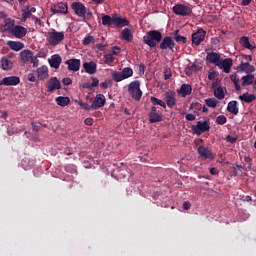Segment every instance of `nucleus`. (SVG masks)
Instances as JSON below:
<instances>
[{
	"mask_svg": "<svg viewBox=\"0 0 256 256\" xmlns=\"http://www.w3.org/2000/svg\"><path fill=\"white\" fill-rule=\"evenodd\" d=\"M237 61L240 63L237 67V70L240 73H247L248 75L255 73V66L250 63L253 61V57L251 55H239L237 56Z\"/></svg>",
	"mask_w": 256,
	"mask_h": 256,
	"instance_id": "1",
	"label": "nucleus"
},
{
	"mask_svg": "<svg viewBox=\"0 0 256 256\" xmlns=\"http://www.w3.org/2000/svg\"><path fill=\"white\" fill-rule=\"evenodd\" d=\"M161 39H163V35L157 30L149 31L143 37V41L148 47H157V43H159Z\"/></svg>",
	"mask_w": 256,
	"mask_h": 256,
	"instance_id": "2",
	"label": "nucleus"
},
{
	"mask_svg": "<svg viewBox=\"0 0 256 256\" xmlns=\"http://www.w3.org/2000/svg\"><path fill=\"white\" fill-rule=\"evenodd\" d=\"M128 93L132 99L135 101H141V97H143V91H141V82L133 81L128 86Z\"/></svg>",
	"mask_w": 256,
	"mask_h": 256,
	"instance_id": "3",
	"label": "nucleus"
},
{
	"mask_svg": "<svg viewBox=\"0 0 256 256\" xmlns=\"http://www.w3.org/2000/svg\"><path fill=\"white\" fill-rule=\"evenodd\" d=\"M63 39H65V33L63 32H57L55 30H52L48 33L47 41L52 47H55V45H59V43H61Z\"/></svg>",
	"mask_w": 256,
	"mask_h": 256,
	"instance_id": "4",
	"label": "nucleus"
},
{
	"mask_svg": "<svg viewBox=\"0 0 256 256\" xmlns=\"http://www.w3.org/2000/svg\"><path fill=\"white\" fill-rule=\"evenodd\" d=\"M173 13L186 17V15H191V8L185 4H177L173 7Z\"/></svg>",
	"mask_w": 256,
	"mask_h": 256,
	"instance_id": "5",
	"label": "nucleus"
},
{
	"mask_svg": "<svg viewBox=\"0 0 256 256\" xmlns=\"http://www.w3.org/2000/svg\"><path fill=\"white\" fill-rule=\"evenodd\" d=\"M209 123L207 121H198L195 126H192V131L196 135H201V133H205L206 131H209Z\"/></svg>",
	"mask_w": 256,
	"mask_h": 256,
	"instance_id": "6",
	"label": "nucleus"
},
{
	"mask_svg": "<svg viewBox=\"0 0 256 256\" xmlns=\"http://www.w3.org/2000/svg\"><path fill=\"white\" fill-rule=\"evenodd\" d=\"M9 33L17 39H23L27 35V28L23 26H14L9 29Z\"/></svg>",
	"mask_w": 256,
	"mask_h": 256,
	"instance_id": "7",
	"label": "nucleus"
},
{
	"mask_svg": "<svg viewBox=\"0 0 256 256\" xmlns=\"http://www.w3.org/2000/svg\"><path fill=\"white\" fill-rule=\"evenodd\" d=\"M19 59L22 65H29L33 59V52L29 49L22 50L19 54Z\"/></svg>",
	"mask_w": 256,
	"mask_h": 256,
	"instance_id": "8",
	"label": "nucleus"
},
{
	"mask_svg": "<svg viewBox=\"0 0 256 256\" xmlns=\"http://www.w3.org/2000/svg\"><path fill=\"white\" fill-rule=\"evenodd\" d=\"M212 89L214 90V97L216 99H225V95H227V89L223 86L217 85V82L212 83Z\"/></svg>",
	"mask_w": 256,
	"mask_h": 256,
	"instance_id": "9",
	"label": "nucleus"
},
{
	"mask_svg": "<svg viewBox=\"0 0 256 256\" xmlns=\"http://www.w3.org/2000/svg\"><path fill=\"white\" fill-rule=\"evenodd\" d=\"M74 13L78 15V17H85V14L87 13V8L83 3L81 2H74L71 5Z\"/></svg>",
	"mask_w": 256,
	"mask_h": 256,
	"instance_id": "10",
	"label": "nucleus"
},
{
	"mask_svg": "<svg viewBox=\"0 0 256 256\" xmlns=\"http://www.w3.org/2000/svg\"><path fill=\"white\" fill-rule=\"evenodd\" d=\"M217 67H219V69H223L224 73H231V68L233 67V59L226 58L220 60Z\"/></svg>",
	"mask_w": 256,
	"mask_h": 256,
	"instance_id": "11",
	"label": "nucleus"
},
{
	"mask_svg": "<svg viewBox=\"0 0 256 256\" xmlns=\"http://www.w3.org/2000/svg\"><path fill=\"white\" fill-rule=\"evenodd\" d=\"M206 32L203 29H198L196 33L192 34V43L194 45H201L202 41H205Z\"/></svg>",
	"mask_w": 256,
	"mask_h": 256,
	"instance_id": "12",
	"label": "nucleus"
},
{
	"mask_svg": "<svg viewBox=\"0 0 256 256\" xmlns=\"http://www.w3.org/2000/svg\"><path fill=\"white\" fill-rule=\"evenodd\" d=\"M106 99L105 95L97 94L94 98V101L91 104L92 109H101L105 105Z\"/></svg>",
	"mask_w": 256,
	"mask_h": 256,
	"instance_id": "13",
	"label": "nucleus"
},
{
	"mask_svg": "<svg viewBox=\"0 0 256 256\" xmlns=\"http://www.w3.org/2000/svg\"><path fill=\"white\" fill-rule=\"evenodd\" d=\"M20 80L17 76L5 77L0 81V85H5L6 87L19 85Z\"/></svg>",
	"mask_w": 256,
	"mask_h": 256,
	"instance_id": "14",
	"label": "nucleus"
},
{
	"mask_svg": "<svg viewBox=\"0 0 256 256\" xmlns=\"http://www.w3.org/2000/svg\"><path fill=\"white\" fill-rule=\"evenodd\" d=\"M83 69L88 75H95L97 73V63L94 61L84 62Z\"/></svg>",
	"mask_w": 256,
	"mask_h": 256,
	"instance_id": "15",
	"label": "nucleus"
},
{
	"mask_svg": "<svg viewBox=\"0 0 256 256\" xmlns=\"http://www.w3.org/2000/svg\"><path fill=\"white\" fill-rule=\"evenodd\" d=\"M47 89L50 93L53 91H57V89H61V82L57 77H53L48 81Z\"/></svg>",
	"mask_w": 256,
	"mask_h": 256,
	"instance_id": "16",
	"label": "nucleus"
},
{
	"mask_svg": "<svg viewBox=\"0 0 256 256\" xmlns=\"http://www.w3.org/2000/svg\"><path fill=\"white\" fill-rule=\"evenodd\" d=\"M66 65H68L69 71H79L81 69V60L79 59H69L66 61Z\"/></svg>",
	"mask_w": 256,
	"mask_h": 256,
	"instance_id": "17",
	"label": "nucleus"
},
{
	"mask_svg": "<svg viewBox=\"0 0 256 256\" xmlns=\"http://www.w3.org/2000/svg\"><path fill=\"white\" fill-rule=\"evenodd\" d=\"M175 47V42L169 36L163 38L162 42L160 43V49H171L173 50Z\"/></svg>",
	"mask_w": 256,
	"mask_h": 256,
	"instance_id": "18",
	"label": "nucleus"
},
{
	"mask_svg": "<svg viewBox=\"0 0 256 256\" xmlns=\"http://www.w3.org/2000/svg\"><path fill=\"white\" fill-rule=\"evenodd\" d=\"M53 13H62L63 15H67L68 8L66 3H57L51 7Z\"/></svg>",
	"mask_w": 256,
	"mask_h": 256,
	"instance_id": "19",
	"label": "nucleus"
},
{
	"mask_svg": "<svg viewBox=\"0 0 256 256\" xmlns=\"http://www.w3.org/2000/svg\"><path fill=\"white\" fill-rule=\"evenodd\" d=\"M35 11H37V9H35V7H31V6H27L22 10V18L21 21L25 22L28 19H30L31 15H33V13H35Z\"/></svg>",
	"mask_w": 256,
	"mask_h": 256,
	"instance_id": "20",
	"label": "nucleus"
},
{
	"mask_svg": "<svg viewBox=\"0 0 256 256\" xmlns=\"http://www.w3.org/2000/svg\"><path fill=\"white\" fill-rule=\"evenodd\" d=\"M150 123H159L161 121L162 116L159 112H157V107L153 106L150 111Z\"/></svg>",
	"mask_w": 256,
	"mask_h": 256,
	"instance_id": "21",
	"label": "nucleus"
},
{
	"mask_svg": "<svg viewBox=\"0 0 256 256\" xmlns=\"http://www.w3.org/2000/svg\"><path fill=\"white\" fill-rule=\"evenodd\" d=\"M113 23L116 27H127L129 20L118 15L113 16Z\"/></svg>",
	"mask_w": 256,
	"mask_h": 256,
	"instance_id": "22",
	"label": "nucleus"
},
{
	"mask_svg": "<svg viewBox=\"0 0 256 256\" xmlns=\"http://www.w3.org/2000/svg\"><path fill=\"white\" fill-rule=\"evenodd\" d=\"M198 153L202 159H213V154H211V150L208 147L200 146Z\"/></svg>",
	"mask_w": 256,
	"mask_h": 256,
	"instance_id": "23",
	"label": "nucleus"
},
{
	"mask_svg": "<svg viewBox=\"0 0 256 256\" xmlns=\"http://www.w3.org/2000/svg\"><path fill=\"white\" fill-rule=\"evenodd\" d=\"M164 99L168 105V107H173L176 103L175 100V92L169 90L165 93Z\"/></svg>",
	"mask_w": 256,
	"mask_h": 256,
	"instance_id": "24",
	"label": "nucleus"
},
{
	"mask_svg": "<svg viewBox=\"0 0 256 256\" xmlns=\"http://www.w3.org/2000/svg\"><path fill=\"white\" fill-rule=\"evenodd\" d=\"M1 67L3 71H10V69H13V61H11V58L7 56L2 57Z\"/></svg>",
	"mask_w": 256,
	"mask_h": 256,
	"instance_id": "25",
	"label": "nucleus"
},
{
	"mask_svg": "<svg viewBox=\"0 0 256 256\" xmlns=\"http://www.w3.org/2000/svg\"><path fill=\"white\" fill-rule=\"evenodd\" d=\"M36 73L38 79H40V81H43V79H47V77H49V68H47V66H41L37 69Z\"/></svg>",
	"mask_w": 256,
	"mask_h": 256,
	"instance_id": "26",
	"label": "nucleus"
},
{
	"mask_svg": "<svg viewBox=\"0 0 256 256\" xmlns=\"http://www.w3.org/2000/svg\"><path fill=\"white\" fill-rule=\"evenodd\" d=\"M7 45L12 51H21V49L25 47V44H23V42H20V41L10 40L7 42Z\"/></svg>",
	"mask_w": 256,
	"mask_h": 256,
	"instance_id": "27",
	"label": "nucleus"
},
{
	"mask_svg": "<svg viewBox=\"0 0 256 256\" xmlns=\"http://www.w3.org/2000/svg\"><path fill=\"white\" fill-rule=\"evenodd\" d=\"M206 59L209 61V63H214V65L217 66L221 61V56L215 52H212L207 54Z\"/></svg>",
	"mask_w": 256,
	"mask_h": 256,
	"instance_id": "28",
	"label": "nucleus"
},
{
	"mask_svg": "<svg viewBox=\"0 0 256 256\" xmlns=\"http://www.w3.org/2000/svg\"><path fill=\"white\" fill-rule=\"evenodd\" d=\"M61 56L59 55H53L51 59L49 60L50 67H53V69H59L61 65Z\"/></svg>",
	"mask_w": 256,
	"mask_h": 256,
	"instance_id": "29",
	"label": "nucleus"
},
{
	"mask_svg": "<svg viewBox=\"0 0 256 256\" xmlns=\"http://www.w3.org/2000/svg\"><path fill=\"white\" fill-rule=\"evenodd\" d=\"M191 85L189 84H183L180 88V90L178 91L179 95H182V97H187V95H191Z\"/></svg>",
	"mask_w": 256,
	"mask_h": 256,
	"instance_id": "30",
	"label": "nucleus"
},
{
	"mask_svg": "<svg viewBox=\"0 0 256 256\" xmlns=\"http://www.w3.org/2000/svg\"><path fill=\"white\" fill-rule=\"evenodd\" d=\"M55 101L57 105H59L60 107H67V105L71 103V99L69 97H63V96L57 97Z\"/></svg>",
	"mask_w": 256,
	"mask_h": 256,
	"instance_id": "31",
	"label": "nucleus"
},
{
	"mask_svg": "<svg viewBox=\"0 0 256 256\" xmlns=\"http://www.w3.org/2000/svg\"><path fill=\"white\" fill-rule=\"evenodd\" d=\"M239 99L241 101H244L245 103H253V101H255L256 97L254 94L245 93V94L239 96Z\"/></svg>",
	"mask_w": 256,
	"mask_h": 256,
	"instance_id": "32",
	"label": "nucleus"
},
{
	"mask_svg": "<svg viewBox=\"0 0 256 256\" xmlns=\"http://www.w3.org/2000/svg\"><path fill=\"white\" fill-rule=\"evenodd\" d=\"M121 35L124 41H133V33H131V30L129 28H125L121 32Z\"/></svg>",
	"mask_w": 256,
	"mask_h": 256,
	"instance_id": "33",
	"label": "nucleus"
},
{
	"mask_svg": "<svg viewBox=\"0 0 256 256\" xmlns=\"http://www.w3.org/2000/svg\"><path fill=\"white\" fill-rule=\"evenodd\" d=\"M227 109L229 113H233V115H237V113H239V108H237V101L229 102Z\"/></svg>",
	"mask_w": 256,
	"mask_h": 256,
	"instance_id": "34",
	"label": "nucleus"
},
{
	"mask_svg": "<svg viewBox=\"0 0 256 256\" xmlns=\"http://www.w3.org/2000/svg\"><path fill=\"white\" fill-rule=\"evenodd\" d=\"M255 81V76L254 75H246L242 77V85L244 87H247V85H251Z\"/></svg>",
	"mask_w": 256,
	"mask_h": 256,
	"instance_id": "35",
	"label": "nucleus"
},
{
	"mask_svg": "<svg viewBox=\"0 0 256 256\" xmlns=\"http://www.w3.org/2000/svg\"><path fill=\"white\" fill-rule=\"evenodd\" d=\"M240 43L242 45V47H245V49H250L252 51V49H255V47L253 45H251V43H249V38L243 36L240 39Z\"/></svg>",
	"mask_w": 256,
	"mask_h": 256,
	"instance_id": "36",
	"label": "nucleus"
},
{
	"mask_svg": "<svg viewBox=\"0 0 256 256\" xmlns=\"http://www.w3.org/2000/svg\"><path fill=\"white\" fill-rule=\"evenodd\" d=\"M102 25L104 26H111V25H114V22H113V16H109V15H104L102 17Z\"/></svg>",
	"mask_w": 256,
	"mask_h": 256,
	"instance_id": "37",
	"label": "nucleus"
},
{
	"mask_svg": "<svg viewBox=\"0 0 256 256\" xmlns=\"http://www.w3.org/2000/svg\"><path fill=\"white\" fill-rule=\"evenodd\" d=\"M112 79L114 81H116V83H119L120 81H123L125 79V77H123V73L122 72L114 71L112 73Z\"/></svg>",
	"mask_w": 256,
	"mask_h": 256,
	"instance_id": "38",
	"label": "nucleus"
},
{
	"mask_svg": "<svg viewBox=\"0 0 256 256\" xmlns=\"http://www.w3.org/2000/svg\"><path fill=\"white\" fill-rule=\"evenodd\" d=\"M122 77H124V79H129V77H133V69L131 68H124L122 71Z\"/></svg>",
	"mask_w": 256,
	"mask_h": 256,
	"instance_id": "39",
	"label": "nucleus"
},
{
	"mask_svg": "<svg viewBox=\"0 0 256 256\" xmlns=\"http://www.w3.org/2000/svg\"><path fill=\"white\" fill-rule=\"evenodd\" d=\"M151 102L153 105H160V107H163V109H166L167 104L163 100H160L159 98L156 97H151Z\"/></svg>",
	"mask_w": 256,
	"mask_h": 256,
	"instance_id": "40",
	"label": "nucleus"
},
{
	"mask_svg": "<svg viewBox=\"0 0 256 256\" xmlns=\"http://www.w3.org/2000/svg\"><path fill=\"white\" fill-rule=\"evenodd\" d=\"M230 79L234 83L237 91L241 90V86L239 85V77L237 76V74L230 75Z\"/></svg>",
	"mask_w": 256,
	"mask_h": 256,
	"instance_id": "41",
	"label": "nucleus"
},
{
	"mask_svg": "<svg viewBox=\"0 0 256 256\" xmlns=\"http://www.w3.org/2000/svg\"><path fill=\"white\" fill-rule=\"evenodd\" d=\"M205 103L208 107H211L212 109H215L217 107V100L215 98H208L205 100Z\"/></svg>",
	"mask_w": 256,
	"mask_h": 256,
	"instance_id": "42",
	"label": "nucleus"
},
{
	"mask_svg": "<svg viewBox=\"0 0 256 256\" xmlns=\"http://www.w3.org/2000/svg\"><path fill=\"white\" fill-rule=\"evenodd\" d=\"M74 103H77L82 109H85L86 111H89V109H92L91 105H89L86 102H82L81 100H74Z\"/></svg>",
	"mask_w": 256,
	"mask_h": 256,
	"instance_id": "43",
	"label": "nucleus"
},
{
	"mask_svg": "<svg viewBox=\"0 0 256 256\" xmlns=\"http://www.w3.org/2000/svg\"><path fill=\"white\" fill-rule=\"evenodd\" d=\"M177 33H179V30L175 31V35H176L174 37L175 41H177V43H187V38H185L184 36H181Z\"/></svg>",
	"mask_w": 256,
	"mask_h": 256,
	"instance_id": "44",
	"label": "nucleus"
},
{
	"mask_svg": "<svg viewBox=\"0 0 256 256\" xmlns=\"http://www.w3.org/2000/svg\"><path fill=\"white\" fill-rule=\"evenodd\" d=\"M216 123L218 125H225V123H227V117L223 116V115H219L217 118H216Z\"/></svg>",
	"mask_w": 256,
	"mask_h": 256,
	"instance_id": "45",
	"label": "nucleus"
},
{
	"mask_svg": "<svg viewBox=\"0 0 256 256\" xmlns=\"http://www.w3.org/2000/svg\"><path fill=\"white\" fill-rule=\"evenodd\" d=\"M217 77H219V72H217V71H212V72H209V74H208V79L210 81H215V79H217Z\"/></svg>",
	"mask_w": 256,
	"mask_h": 256,
	"instance_id": "46",
	"label": "nucleus"
},
{
	"mask_svg": "<svg viewBox=\"0 0 256 256\" xmlns=\"http://www.w3.org/2000/svg\"><path fill=\"white\" fill-rule=\"evenodd\" d=\"M93 36H87L83 40V45H91L93 43Z\"/></svg>",
	"mask_w": 256,
	"mask_h": 256,
	"instance_id": "47",
	"label": "nucleus"
},
{
	"mask_svg": "<svg viewBox=\"0 0 256 256\" xmlns=\"http://www.w3.org/2000/svg\"><path fill=\"white\" fill-rule=\"evenodd\" d=\"M115 61V58L113 57V54H106L105 55V63H113Z\"/></svg>",
	"mask_w": 256,
	"mask_h": 256,
	"instance_id": "48",
	"label": "nucleus"
},
{
	"mask_svg": "<svg viewBox=\"0 0 256 256\" xmlns=\"http://www.w3.org/2000/svg\"><path fill=\"white\" fill-rule=\"evenodd\" d=\"M111 51H112V55H119V53H121V48L114 46L111 48Z\"/></svg>",
	"mask_w": 256,
	"mask_h": 256,
	"instance_id": "49",
	"label": "nucleus"
},
{
	"mask_svg": "<svg viewBox=\"0 0 256 256\" xmlns=\"http://www.w3.org/2000/svg\"><path fill=\"white\" fill-rule=\"evenodd\" d=\"M30 63H33V67H38L39 66V59L37 57L32 56V59L30 60Z\"/></svg>",
	"mask_w": 256,
	"mask_h": 256,
	"instance_id": "50",
	"label": "nucleus"
},
{
	"mask_svg": "<svg viewBox=\"0 0 256 256\" xmlns=\"http://www.w3.org/2000/svg\"><path fill=\"white\" fill-rule=\"evenodd\" d=\"M226 141H227L228 143H235V141H237V137H233V136H231V135H228V136L226 137Z\"/></svg>",
	"mask_w": 256,
	"mask_h": 256,
	"instance_id": "51",
	"label": "nucleus"
},
{
	"mask_svg": "<svg viewBox=\"0 0 256 256\" xmlns=\"http://www.w3.org/2000/svg\"><path fill=\"white\" fill-rule=\"evenodd\" d=\"M28 81H30L31 83H35V81H37V78L33 73H30L28 74Z\"/></svg>",
	"mask_w": 256,
	"mask_h": 256,
	"instance_id": "52",
	"label": "nucleus"
},
{
	"mask_svg": "<svg viewBox=\"0 0 256 256\" xmlns=\"http://www.w3.org/2000/svg\"><path fill=\"white\" fill-rule=\"evenodd\" d=\"M99 85V79L92 78V84H90V87H97Z\"/></svg>",
	"mask_w": 256,
	"mask_h": 256,
	"instance_id": "53",
	"label": "nucleus"
},
{
	"mask_svg": "<svg viewBox=\"0 0 256 256\" xmlns=\"http://www.w3.org/2000/svg\"><path fill=\"white\" fill-rule=\"evenodd\" d=\"M71 83H73V80H71V78H64L63 79V84L64 85H71Z\"/></svg>",
	"mask_w": 256,
	"mask_h": 256,
	"instance_id": "54",
	"label": "nucleus"
},
{
	"mask_svg": "<svg viewBox=\"0 0 256 256\" xmlns=\"http://www.w3.org/2000/svg\"><path fill=\"white\" fill-rule=\"evenodd\" d=\"M84 123L85 125H88V126L93 125V118H86Z\"/></svg>",
	"mask_w": 256,
	"mask_h": 256,
	"instance_id": "55",
	"label": "nucleus"
},
{
	"mask_svg": "<svg viewBox=\"0 0 256 256\" xmlns=\"http://www.w3.org/2000/svg\"><path fill=\"white\" fill-rule=\"evenodd\" d=\"M183 209H185L186 211L187 210H189V209H191V203H189V202H184L183 203Z\"/></svg>",
	"mask_w": 256,
	"mask_h": 256,
	"instance_id": "56",
	"label": "nucleus"
},
{
	"mask_svg": "<svg viewBox=\"0 0 256 256\" xmlns=\"http://www.w3.org/2000/svg\"><path fill=\"white\" fill-rule=\"evenodd\" d=\"M187 121H195V115L193 114H187L186 115Z\"/></svg>",
	"mask_w": 256,
	"mask_h": 256,
	"instance_id": "57",
	"label": "nucleus"
},
{
	"mask_svg": "<svg viewBox=\"0 0 256 256\" xmlns=\"http://www.w3.org/2000/svg\"><path fill=\"white\" fill-rule=\"evenodd\" d=\"M171 77V71L169 70H166L165 73H164V78L167 80Z\"/></svg>",
	"mask_w": 256,
	"mask_h": 256,
	"instance_id": "58",
	"label": "nucleus"
},
{
	"mask_svg": "<svg viewBox=\"0 0 256 256\" xmlns=\"http://www.w3.org/2000/svg\"><path fill=\"white\" fill-rule=\"evenodd\" d=\"M35 25H41V19L37 18V17H33Z\"/></svg>",
	"mask_w": 256,
	"mask_h": 256,
	"instance_id": "59",
	"label": "nucleus"
},
{
	"mask_svg": "<svg viewBox=\"0 0 256 256\" xmlns=\"http://www.w3.org/2000/svg\"><path fill=\"white\" fill-rule=\"evenodd\" d=\"M33 131H39V126L35 123H32Z\"/></svg>",
	"mask_w": 256,
	"mask_h": 256,
	"instance_id": "60",
	"label": "nucleus"
},
{
	"mask_svg": "<svg viewBox=\"0 0 256 256\" xmlns=\"http://www.w3.org/2000/svg\"><path fill=\"white\" fill-rule=\"evenodd\" d=\"M210 173H211V175H217L216 168H210Z\"/></svg>",
	"mask_w": 256,
	"mask_h": 256,
	"instance_id": "61",
	"label": "nucleus"
},
{
	"mask_svg": "<svg viewBox=\"0 0 256 256\" xmlns=\"http://www.w3.org/2000/svg\"><path fill=\"white\" fill-rule=\"evenodd\" d=\"M83 89H91V85L88 83L83 84Z\"/></svg>",
	"mask_w": 256,
	"mask_h": 256,
	"instance_id": "62",
	"label": "nucleus"
},
{
	"mask_svg": "<svg viewBox=\"0 0 256 256\" xmlns=\"http://www.w3.org/2000/svg\"><path fill=\"white\" fill-rule=\"evenodd\" d=\"M251 3V0H242V5H249Z\"/></svg>",
	"mask_w": 256,
	"mask_h": 256,
	"instance_id": "63",
	"label": "nucleus"
},
{
	"mask_svg": "<svg viewBox=\"0 0 256 256\" xmlns=\"http://www.w3.org/2000/svg\"><path fill=\"white\" fill-rule=\"evenodd\" d=\"M100 85L103 87V89H107L108 87L107 82H102Z\"/></svg>",
	"mask_w": 256,
	"mask_h": 256,
	"instance_id": "64",
	"label": "nucleus"
}]
</instances>
